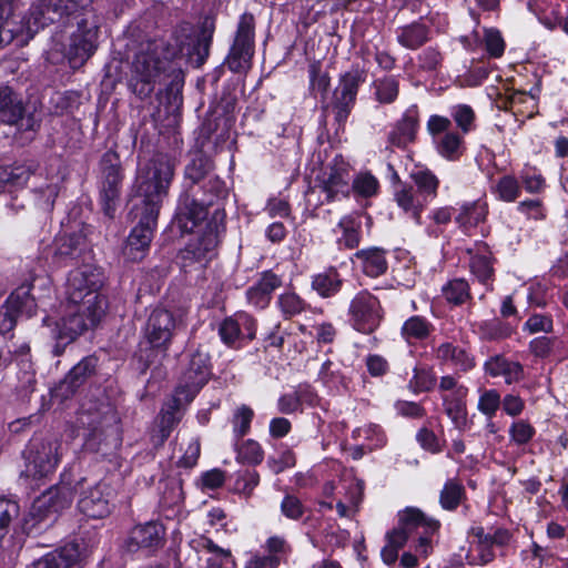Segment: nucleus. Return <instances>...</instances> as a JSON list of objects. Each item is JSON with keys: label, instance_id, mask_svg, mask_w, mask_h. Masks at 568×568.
Here are the masks:
<instances>
[{"label": "nucleus", "instance_id": "nucleus-1", "mask_svg": "<svg viewBox=\"0 0 568 568\" xmlns=\"http://www.w3.org/2000/svg\"><path fill=\"white\" fill-rule=\"evenodd\" d=\"M174 176V165L164 154H158L136 175L135 193L130 214L138 220L131 231L124 255L131 261L144 257L152 242L158 216Z\"/></svg>", "mask_w": 568, "mask_h": 568}, {"label": "nucleus", "instance_id": "nucleus-2", "mask_svg": "<svg viewBox=\"0 0 568 568\" xmlns=\"http://www.w3.org/2000/svg\"><path fill=\"white\" fill-rule=\"evenodd\" d=\"M213 171V161L203 153H196L185 166L187 184L179 197L174 215L181 232H193L207 217L209 207L225 194L224 182Z\"/></svg>", "mask_w": 568, "mask_h": 568}, {"label": "nucleus", "instance_id": "nucleus-3", "mask_svg": "<svg viewBox=\"0 0 568 568\" xmlns=\"http://www.w3.org/2000/svg\"><path fill=\"white\" fill-rule=\"evenodd\" d=\"M72 29L69 42L63 47L62 59H67L72 69L81 68L97 51L100 20L94 9L63 13L61 20Z\"/></svg>", "mask_w": 568, "mask_h": 568}, {"label": "nucleus", "instance_id": "nucleus-4", "mask_svg": "<svg viewBox=\"0 0 568 568\" xmlns=\"http://www.w3.org/2000/svg\"><path fill=\"white\" fill-rule=\"evenodd\" d=\"M129 60V89L142 100L151 97L156 83L165 78L169 61L160 58L151 41L141 42Z\"/></svg>", "mask_w": 568, "mask_h": 568}, {"label": "nucleus", "instance_id": "nucleus-5", "mask_svg": "<svg viewBox=\"0 0 568 568\" xmlns=\"http://www.w3.org/2000/svg\"><path fill=\"white\" fill-rule=\"evenodd\" d=\"M108 302L99 293H89L82 301H67L61 324H55L54 335L64 344L72 343L85 331L94 328L105 315Z\"/></svg>", "mask_w": 568, "mask_h": 568}, {"label": "nucleus", "instance_id": "nucleus-6", "mask_svg": "<svg viewBox=\"0 0 568 568\" xmlns=\"http://www.w3.org/2000/svg\"><path fill=\"white\" fill-rule=\"evenodd\" d=\"M93 0H38L26 19V30L32 38L40 29L61 20L63 13L93 9Z\"/></svg>", "mask_w": 568, "mask_h": 568}, {"label": "nucleus", "instance_id": "nucleus-7", "mask_svg": "<svg viewBox=\"0 0 568 568\" xmlns=\"http://www.w3.org/2000/svg\"><path fill=\"white\" fill-rule=\"evenodd\" d=\"M73 490L67 484L57 485L44 491L32 504L30 517L32 526L49 527L58 518L61 510L69 507L73 500Z\"/></svg>", "mask_w": 568, "mask_h": 568}, {"label": "nucleus", "instance_id": "nucleus-8", "mask_svg": "<svg viewBox=\"0 0 568 568\" xmlns=\"http://www.w3.org/2000/svg\"><path fill=\"white\" fill-rule=\"evenodd\" d=\"M254 16L243 13L237 24L233 44L224 61L232 72H246L251 68L254 54Z\"/></svg>", "mask_w": 568, "mask_h": 568}, {"label": "nucleus", "instance_id": "nucleus-9", "mask_svg": "<svg viewBox=\"0 0 568 568\" xmlns=\"http://www.w3.org/2000/svg\"><path fill=\"white\" fill-rule=\"evenodd\" d=\"M225 213L221 209H215L211 220L207 222L205 232L195 242L190 243L183 251L182 258L186 262H196L204 265L214 255L219 245L220 235L224 232Z\"/></svg>", "mask_w": 568, "mask_h": 568}, {"label": "nucleus", "instance_id": "nucleus-10", "mask_svg": "<svg viewBox=\"0 0 568 568\" xmlns=\"http://www.w3.org/2000/svg\"><path fill=\"white\" fill-rule=\"evenodd\" d=\"M210 376V356L206 352L196 349L191 354L187 367L183 372L175 392L182 394L185 403L189 404L207 383Z\"/></svg>", "mask_w": 568, "mask_h": 568}, {"label": "nucleus", "instance_id": "nucleus-11", "mask_svg": "<svg viewBox=\"0 0 568 568\" xmlns=\"http://www.w3.org/2000/svg\"><path fill=\"white\" fill-rule=\"evenodd\" d=\"M100 168L101 199L105 214L112 216L123 180L119 155L114 151H106L101 158Z\"/></svg>", "mask_w": 568, "mask_h": 568}, {"label": "nucleus", "instance_id": "nucleus-12", "mask_svg": "<svg viewBox=\"0 0 568 568\" xmlns=\"http://www.w3.org/2000/svg\"><path fill=\"white\" fill-rule=\"evenodd\" d=\"M37 314L36 301L30 285H21L13 291L0 307V333H10L20 316L32 317Z\"/></svg>", "mask_w": 568, "mask_h": 568}, {"label": "nucleus", "instance_id": "nucleus-13", "mask_svg": "<svg viewBox=\"0 0 568 568\" xmlns=\"http://www.w3.org/2000/svg\"><path fill=\"white\" fill-rule=\"evenodd\" d=\"M61 447L58 439L32 440L27 455V471L34 478L45 477L53 473L62 455Z\"/></svg>", "mask_w": 568, "mask_h": 568}, {"label": "nucleus", "instance_id": "nucleus-14", "mask_svg": "<svg viewBox=\"0 0 568 568\" xmlns=\"http://www.w3.org/2000/svg\"><path fill=\"white\" fill-rule=\"evenodd\" d=\"M104 281L103 272L100 267L91 264H83L69 273L67 282V301L78 303L89 293H99Z\"/></svg>", "mask_w": 568, "mask_h": 568}, {"label": "nucleus", "instance_id": "nucleus-15", "mask_svg": "<svg viewBox=\"0 0 568 568\" xmlns=\"http://www.w3.org/2000/svg\"><path fill=\"white\" fill-rule=\"evenodd\" d=\"M349 314L353 326L365 334L374 332L382 321L379 301L368 292H361L352 300Z\"/></svg>", "mask_w": 568, "mask_h": 568}, {"label": "nucleus", "instance_id": "nucleus-16", "mask_svg": "<svg viewBox=\"0 0 568 568\" xmlns=\"http://www.w3.org/2000/svg\"><path fill=\"white\" fill-rule=\"evenodd\" d=\"M186 405L183 395L175 392L174 396L162 407L151 434L155 447H161L182 419V407Z\"/></svg>", "mask_w": 568, "mask_h": 568}, {"label": "nucleus", "instance_id": "nucleus-17", "mask_svg": "<svg viewBox=\"0 0 568 568\" xmlns=\"http://www.w3.org/2000/svg\"><path fill=\"white\" fill-rule=\"evenodd\" d=\"M165 542V528L159 521H149L133 527L125 540V549L136 552L142 549L156 550Z\"/></svg>", "mask_w": 568, "mask_h": 568}, {"label": "nucleus", "instance_id": "nucleus-18", "mask_svg": "<svg viewBox=\"0 0 568 568\" xmlns=\"http://www.w3.org/2000/svg\"><path fill=\"white\" fill-rule=\"evenodd\" d=\"M87 557L85 546L72 541L47 554L32 568H83Z\"/></svg>", "mask_w": 568, "mask_h": 568}, {"label": "nucleus", "instance_id": "nucleus-19", "mask_svg": "<svg viewBox=\"0 0 568 568\" xmlns=\"http://www.w3.org/2000/svg\"><path fill=\"white\" fill-rule=\"evenodd\" d=\"M98 359L92 356L82 358L54 388V396L67 399L85 385L97 372Z\"/></svg>", "mask_w": 568, "mask_h": 568}, {"label": "nucleus", "instance_id": "nucleus-20", "mask_svg": "<svg viewBox=\"0 0 568 568\" xmlns=\"http://www.w3.org/2000/svg\"><path fill=\"white\" fill-rule=\"evenodd\" d=\"M175 320L168 310H154L146 324L145 336L153 348L165 351L171 342Z\"/></svg>", "mask_w": 568, "mask_h": 568}, {"label": "nucleus", "instance_id": "nucleus-21", "mask_svg": "<svg viewBox=\"0 0 568 568\" xmlns=\"http://www.w3.org/2000/svg\"><path fill=\"white\" fill-rule=\"evenodd\" d=\"M24 106L22 101L8 87L0 88V122L17 124L23 130H34L33 118H23Z\"/></svg>", "mask_w": 568, "mask_h": 568}, {"label": "nucleus", "instance_id": "nucleus-22", "mask_svg": "<svg viewBox=\"0 0 568 568\" xmlns=\"http://www.w3.org/2000/svg\"><path fill=\"white\" fill-rule=\"evenodd\" d=\"M79 510L90 518H103L111 511L108 487L98 484L84 490L78 501Z\"/></svg>", "mask_w": 568, "mask_h": 568}, {"label": "nucleus", "instance_id": "nucleus-23", "mask_svg": "<svg viewBox=\"0 0 568 568\" xmlns=\"http://www.w3.org/2000/svg\"><path fill=\"white\" fill-rule=\"evenodd\" d=\"M282 286V277L273 271L261 273L260 278L246 291V298L250 304L257 308H265L272 298L275 290Z\"/></svg>", "mask_w": 568, "mask_h": 568}, {"label": "nucleus", "instance_id": "nucleus-24", "mask_svg": "<svg viewBox=\"0 0 568 568\" xmlns=\"http://www.w3.org/2000/svg\"><path fill=\"white\" fill-rule=\"evenodd\" d=\"M352 263L371 277H378L386 273L388 264L386 251L373 246L357 251L351 258Z\"/></svg>", "mask_w": 568, "mask_h": 568}, {"label": "nucleus", "instance_id": "nucleus-25", "mask_svg": "<svg viewBox=\"0 0 568 568\" xmlns=\"http://www.w3.org/2000/svg\"><path fill=\"white\" fill-rule=\"evenodd\" d=\"M349 171L343 161L335 160L334 165L329 166L328 172L325 173L322 189L326 194L327 200H335L339 195L346 197L349 194L351 186Z\"/></svg>", "mask_w": 568, "mask_h": 568}, {"label": "nucleus", "instance_id": "nucleus-26", "mask_svg": "<svg viewBox=\"0 0 568 568\" xmlns=\"http://www.w3.org/2000/svg\"><path fill=\"white\" fill-rule=\"evenodd\" d=\"M90 430L87 437V446L92 449H99L101 442L106 440L116 433V416L110 406L104 407L99 420L88 422Z\"/></svg>", "mask_w": 568, "mask_h": 568}, {"label": "nucleus", "instance_id": "nucleus-27", "mask_svg": "<svg viewBox=\"0 0 568 568\" xmlns=\"http://www.w3.org/2000/svg\"><path fill=\"white\" fill-rule=\"evenodd\" d=\"M485 372L491 377L503 376L507 385L524 378V367L519 362L509 361L503 355H494L484 364Z\"/></svg>", "mask_w": 568, "mask_h": 568}, {"label": "nucleus", "instance_id": "nucleus-28", "mask_svg": "<svg viewBox=\"0 0 568 568\" xmlns=\"http://www.w3.org/2000/svg\"><path fill=\"white\" fill-rule=\"evenodd\" d=\"M418 128V118L415 110H407L389 133V142L398 148H404L413 142Z\"/></svg>", "mask_w": 568, "mask_h": 568}, {"label": "nucleus", "instance_id": "nucleus-29", "mask_svg": "<svg viewBox=\"0 0 568 568\" xmlns=\"http://www.w3.org/2000/svg\"><path fill=\"white\" fill-rule=\"evenodd\" d=\"M85 247V237L81 233L60 235L55 240L54 256L59 263L79 258Z\"/></svg>", "mask_w": 568, "mask_h": 568}, {"label": "nucleus", "instance_id": "nucleus-30", "mask_svg": "<svg viewBox=\"0 0 568 568\" xmlns=\"http://www.w3.org/2000/svg\"><path fill=\"white\" fill-rule=\"evenodd\" d=\"M409 538L414 534H419L418 529L423 528L426 532H433L438 528V521L427 520L424 514L415 508H408L399 515L398 526Z\"/></svg>", "mask_w": 568, "mask_h": 568}, {"label": "nucleus", "instance_id": "nucleus-31", "mask_svg": "<svg viewBox=\"0 0 568 568\" xmlns=\"http://www.w3.org/2000/svg\"><path fill=\"white\" fill-rule=\"evenodd\" d=\"M436 357L444 362H450L462 372H468L475 367V359L464 348L446 342L436 349Z\"/></svg>", "mask_w": 568, "mask_h": 568}, {"label": "nucleus", "instance_id": "nucleus-32", "mask_svg": "<svg viewBox=\"0 0 568 568\" xmlns=\"http://www.w3.org/2000/svg\"><path fill=\"white\" fill-rule=\"evenodd\" d=\"M397 41L406 49L415 50L428 40V29L422 22H413L396 31Z\"/></svg>", "mask_w": 568, "mask_h": 568}, {"label": "nucleus", "instance_id": "nucleus-33", "mask_svg": "<svg viewBox=\"0 0 568 568\" xmlns=\"http://www.w3.org/2000/svg\"><path fill=\"white\" fill-rule=\"evenodd\" d=\"M215 31L214 19L205 17L201 23L196 42L193 47V54H195L199 65L203 64L210 54V47Z\"/></svg>", "mask_w": 568, "mask_h": 568}, {"label": "nucleus", "instance_id": "nucleus-34", "mask_svg": "<svg viewBox=\"0 0 568 568\" xmlns=\"http://www.w3.org/2000/svg\"><path fill=\"white\" fill-rule=\"evenodd\" d=\"M361 225L359 215L343 216L337 224V227L342 231L338 243L349 250L357 247L361 242Z\"/></svg>", "mask_w": 568, "mask_h": 568}, {"label": "nucleus", "instance_id": "nucleus-35", "mask_svg": "<svg viewBox=\"0 0 568 568\" xmlns=\"http://www.w3.org/2000/svg\"><path fill=\"white\" fill-rule=\"evenodd\" d=\"M433 329L434 326L429 321L423 316L414 315L404 322L400 334L406 342L413 343L426 339Z\"/></svg>", "mask_w": 568, "mask_h": 568}, {"label": "nucleus", "instance_id": "nucleus-36", "mask_svg": "<svg viewBox=\"0 0 568 568\" xmlns=\"http://www.w3.org/2000/svg\"><path fill=\"white\" fill-rule=\"evenodd\" d=\"M395 201L405 213L409 214L419 223L423 205L414 197V189L412 185L399 183L395 190Z\"/></svg>", "mask_w": 568, "mask_h": 568}, {"label": "nucleus", "instance_id": "nucleus-37", "mask_svg": "<svg viewBox=\"0 0 568 568\" xmlns=\"http://www.w3.org/2000/svg\"><path fill=\"white\" fill-rule=\"evenodd\" d=\"M465 397L466 396H443L445 413L458 429H463L467 425Z\"/></svg>", "mask_w": 568, "mask_h": 568}, {"label": "nucleus", "instance_id": "nucleus-38", "mask_svg": "<svg viewBox=\"0 0 568 568\" xmlns=\"http://www.w3.org/2000/svg\"><path fill=\"white\" fill-rule=\"evenodd\" d=\"M342 281L336 270L317 274L312 281V287L323 297H328L337 293L341 288Z\"/></svg>", "mask_w": 568, "mask_h": 568}, {"label": "nucleus", "instance_id": "nucleus-39", "mask_svg": "<svg viewBox=\"0 0 568 568\" xmlns=\"http://www.w3.org/2000/svg\"><path fill=\"white\" fill-rule=\"evenodd\" d=\"M375 99L383 104L393 103L399 92L398 80L394 77H384L373 82Z\"/></svg>", "mask_w": 568, "mask_h": 568}, {"label": "nucleus", "instance_id": "nucleus-40", "mask_svg": "<svg viewBox=\"0 0 568 568\" xmlns=\"http://www.w3.org/2000/svg\"><path fill=\"white\" fill-rule=\"evenodd\" d=\"M486 205L481 203H470L463 205L460 213L456 217V222L465 230L478 225L486 217Z\"/></svg>", "mask_w": 568, "mask_h": 568}, {"label": "nucleus", "instance_id": "nucleus-41", "mask_svg": "<svg viewBox=\"0 0 568 568\" xmlns=\"http://www.w3.org/2000/svg\"><path fill=\"white\" fill-rule=\"evenodd\" d=\"M284 318H292L306 310V302L300 297L295 292H284L276 301Z\"/></svg>", "mask_w": 568, "mask_h": 568}, {"label": "nucleus", "instance_id": "nucleus-42", "mask_svg": "<svg viewBox=\"0 0 568 568\" xmlns=\"http://www.w3.org/2000/svg\"><path fill=\"white\" fill-rule=\"evenodd\" d=\"M31 175L29 168L23 165L0 166V190L7 185L22 186Z\"/></svg>", "mask_w": 568, "mask_h": 568}, {"label": "nucleus", "instance_id": "nucleus-43", "mask_svg": "<svg viewBox=\"0 0 568 568\" xmlns=\"http://www.w3.org/2000/svg\"><path fill=\"white\" fill-rule=\"evenodd\" d=\"M443 295L447 302L460 305L470 298L469 285L463 278H455L443 287Z\"/></svg>", "mask_w": 568, "mask_h": 568}, {"label": "nucleus", "instance_id": "nucleus-44", "mask_svg": "<svg viewBox=\"0 0 568 568\" xmlns=\"http://www.w3.org/2000/svg\"><path fill=\"white\" fill-rule=\"evenodd\" d=\"M469 534L474 536L476 540V549L478 551V558L476 564L487 565L495 559V552L493 549H488V541L490 540V532H485L481 526H475L470 528Z\"/></svg>", "mask_w": 568, "mask_h": 568}, {"label": "nucleus", "instance_id": "nucleus-45", "mask_svg": "<svg viewBox=\"0 0 568 568\" xmlns=\"http://www.w3.org/2000/svg\"><path fill=\"white\" fill-rule=\"evenodd\" d=\"M462 136L458 133L446 132L437 141V151L448 160H456L462 155Z\"/></svg>", "mask_w": 568, "mask_h": 568}, {"label": "nucleus", "instance_id": "nucleus-46", "mask_svg": "<svg viewBox=\"0 0 568 568\" xmlns=\"http://www.w3.org/2000/svg\"><path fill=\"white\" fill-rule=\"evenodd\" d=\"M356 99L339 89H335L332 102V109L335 113V120L338 124H343L348 118Z\"/></svg>", "mask_w": 568, "mask_h": 568}, {"label": "nucleus", "instance_id": "nucleus-47", "mask_svg": "<svg viewBox=\"0 0 568 568\" xmlns=\"http://www.w3.org/2000/svg\"><path fill=\"white\" fill-rule=\"evenodd\" d=\"M253 417V409L246 405H241L234 410L232 426L236 439L242 438L250 432Z\"/></svg>", "mask_w": 568, "mask_h": 568}, {"label": "nucleus", "instance_id": "nucleus-48", "mask_svg": "<svg viewBox=\"0 0 568 568\" xmlns=\"http://www.w3.org/2000/svg\"><path fill=\"white\" fill-rule=\"evenodd\" d=\"M464 493V487L460 484L448 480L440 491L439 503L442 507L446 510L456 509L460 504Z\"/></svg>", "mask_w": 568, "mask_h": 568}, {"label": "nucleus", "instance_id": "nucleus-49", "mask_svg": "<svg viewBox=\"0 0 568 568\" xmlns=\"http://www.w3.org/2000/svg\"><path fill=\"white\" fill-rule=\"evenodd\" d=\"M480 333L485 339L500 341L511 336L513 328L508 324L495 318L484 322L480 325Z\"/></svg>", "mask_w": 568, "mask_h": 568}, {"label": "nucleus", "instance_id": "nucleus-50", "mask_svg": "<svg viewBox=\"0 0 568 568\" xmlns=\"http://www.w3.org/2000/svg\"><path fill=\"white\" fill-rule=\"evenodd\" d=\"M366 81V72L363 69H352L341 77L337 89L356 99L358 88Z\"/></svg>", "mask_w": 568, "mask_h": 568}, {"label": "nucleus", "instance_id": "nucleus-51", "mask_svg": "<svg viewBox=\"0 0 568 568\" xmlns=\"http://www.w3.org/2000/svg\"><path fill=\"white\" fill-rule=\"evenodd\" d=\"M498 197L505 202H514L520 195V185L513 175H504L495 186Z\"/></svg>", "mask_w": 568, "mask_h": 568}, {"label": "nucleus", "instance_id": "nucleus-52", "mask_svg": "<svg viewBox=\"0 0 568 568\" xmlns=\"http://www.w3.org/2000/svg\"><path fill=\"white\" fill-rule=\"evenodd\" d=\"M561 344L558 337L539 336L529 342L530 353L540 358H546Z\"/></svg>", "mask_w": 568, "mask_h": 568}, {"label": "nucleus", "instance_id": "nucleus-53", "mask_svg": "<svg viewBox=\"0 0 568 568\" xmlns=\"http://www.w3.org/2000/svg\"><path fill=\"white\" fill-rule=\"evenodd\" d=\"M452 118L463 131V133L470 132L475 126V112L467 104H458L452 110Z\"/></svg>", "mask_w": 568, "mask_h": 568}, {"label": "nucleus", "instance_id": "nucleus-54", "mask_svg": "<svg viewBox=\"0 0 568 568\" xmlns=\"http://www.w3.org/2000/svg\"><path fill=\"white\" fill-rule=\"evenodd\" d=\"M523 329L529 334L551 333L554 331L552 317L546 314H532L525 322Z\"/></svg>", "mask_w": 568, "mask_h": 568}, {"label": "nucleus", "instance_id": "nucleus-55", "mask_svg": "<svg viewBox=\"0 0 568 568\" xmlns=\"http://www.w3.org/2000/svg\"><path fill=\"white\" fill-rule=\"evenodd\" d=\"M377 179L368 173H359L353 181L352 189L359 195L369 197L377 193L378 190Z\"/></svg>", "mask_w": 568, "mask_h": 568}, {"label": "nucleus", "instance_id": "nucleus-56", "mask_svg": "<svg viewBox=\"0 0 568 568\" xmlns=\"http://www.w3.org/2000/svg\"><path fill=\"white\" fill-rule=\"evenodd\" d=\"M419 192L435 196L438 187V179L429 171H417L410 174Z\"/></svg>", "mask_w": 568, "mask_h": 568}, {"label": "nucleus", "instance_id": "nucleus-57", "mask_svg": "<svg viewBox=\"0 0 568 568\" xmlns=\"http://www.w3.org/2000/svg\"><path fill=\"white\" fill-rule=\"evenodd\" d=\"M470 270L483 284H487L494 275V268L487 255H475L470 261Z\"/></svg>", "mask_w": 568, "mask_h": 568}, {"label": "nucleus", "instance_id": "nucleus-58", "mask_svg": "<svg viewBox=\"0 0 568 568\" xmlns=\"http://www.w3.org/2000/svg\"><path fill=\"white\" fill-rule=\"evenodd\" d=\"M237 459L242 463L257 465L263 460V450L258 443L247 439L237 449Z\"/></svg>", "mask_w": 568, "mask_h": 568}, {"label": "nucleus", "instance_id": "nucleus-59", "mask_svg": "<svg viewBox=\"0 0 568 568\" xmlns=\"http://www.w3.org/2000/svg\"><path fill=\"white\" fill-rule=\"evenodd\" d=\"M409 385L415 392H428L436 385V376L428 368H414V376Z\"/></svg>", "mask_w": 568, "mask_h": 568}, {"label": "nucleus", "instance_id": "nucleus-60", "mask_svg": "<svg viewBox=\"0 0 568 568\" xmlns=\"http://www.w3.org/2000/svg\"><path fill=\"white\" fill-rule=\"evenodd\" d=\"M500 404V395L496 389L484 390L478 400V410L491 418Z\"/></svg>", "mask_w": 568, "mask_h": 568}, {"label": "nucleus", "instance_id": "nucleus-61", "mask_svg": "<svg viewBox=\"0 0 568 568\" xmlns=\"http://www.w3.org/2000/svg\"><path fill=\"white\" fill-rule=\"evenodd\" d=\"M219 335L223 343L229 346H234L236 341L241 338V328L239 324V320L236 318H225L219 327Z\"/></svg>", "mask_w": 568, "mask_h": 568}, {"label": "nucleus", "instance_id": "nucleus-62", "mask_svg": "<svg viewBox=\"0 0 568 568\" xmlns=\"http://www.w3.org/2000/svg\"><path fill=\"white\" fill-rule=\"evenodd\" d=\"M19 515V505L16 501L0 498V538H2L11 520Z\"/></svg>", "mask_w": 568, "mask_h": 568}, {"label": "nucleus", "instance_id": "nucleus-63", "mask_svg": "<svg viewBox=\"0 0 568 568\" xmlns=\"http://www.w3.org/2000/svg\"><path fill=\"white\" fill-rule=\"evenodd\" d=\"M264 548L267 551V556L275 557L276 560H278V564L292 551L287 540L281 536L270 537L266 540Z\"/></svg>", "mask_w": 568, "mask_h": 568}, {"label": "nucleus", "instance_id": "nucleus-64", "mask_svg": "<svg viewBox=\"0 0 568 568\" xmlns=\"http://www.w3.org/2000/svg\"><path fill=\"white\" fill-rule=\"evenodd\" d=\"M305 508L298 497L287 494L281 503V513L288 519L298 520L304 515Z\"/></svg>", "mask_w": 568, "mask_h": 568}]
</instances>
